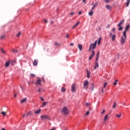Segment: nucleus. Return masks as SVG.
Here are the masks:
<instances>
[{"label": "nucleus", "mask_w": 130, "mask_h": 130, "mask_svg": "<svg viewBox=\"0 0 130 130\" xmlns=\"http://www.w3.org/2000/svg\"><path fill=\"white\" fill-rule=\"evenodd\" d=\"M62 112H63V113H64L65 115L69 114V109H68V108H67V107H64L62 109Z\"/></svg>", "instance_id": "nucleus-1"}, {"label": "nucleus", "mask_w": 130, "mask_h": 130, "mask_svg": "<svg viewBox=\"0 0 130 130\" xmlns=\"http://www.w3.org/2000/svg\"><path fill=\"white\" fill-rule=\"evenodd\" d=\"M125 41H126V38H124L123 36H122L120 39V43L121 45H124L125 43Z\"/></svg>", "instance_id": "nucleus-2"}, {"label": "nucleus", "mask_w": 130, "mask_h": 130, "mask_svg": "<svg viewBox=\"0 0 130 130\" xmlns=\"http://www.w3.org/2000/svg\"><path fill=\"white\" fill-rule=\"evenodd\" d=\"M95 48H96V46L95 45H93V43H91L90 45L88 51H91V49H92V50H94V49H95Z\"/></svg>", "instance_id": "nucleus-3"}, {"label": "nucleus", "mask_w": 130, "mask_h": 130, "mask_svg": "<svg viewBox=\"0 0 130 130\" xmlns=\"http://www.w3.org/2000/svg\"><path fill=\"white\" fill-rule=\"evenodd\" d=\"M89 86V81L88 80H85L84 81V87L85 89H88Z\"/></svg>", "instance_id": "nucleus-4"}, {"label": "nucleus", "mask_w": 130, "mask_h": 130, "mask_svg": "<svg viewBox=\"0 0 130 130\" xmlns=\"http://www.w3.org/2000/svg\"><path fill=\"white\" fill-rule=\"evenodd\" d=\"M109 35H110V36L112 37V41H115V38H116V35H115L114 34L113 35L112 34V32H110Z\"/></svg>", "instance_id": "nucleus-5"}, {"label": "nucleus", "mask_w": 130, "mask_h": 130, "mask_svg": "<svg viewBox=\"0 0 130 130\" xmlns=\"http://www.w3.org/2000/svg\"><path fill=\"white\" fill-rule=\"evenodd\" d=\"M94 55H95V51L92 50V53L89 57V60H91V59H92V58H93V57H94Z\"/></svg>", "instance_id": "nucleus-6"}, {"label": "nucleus", "mask_w": 130, "mask_h": 130, "mask_svg": "<svg viewBox=\"0 0 130 130\" xmlns=\"http://www.w3.org/2000/svg\"><path fill=\"white\" fill-rule=\"evenodd\" d=\"M71 90L72 92H76V84H73L71 86Z\"/></svg>", "instance_id": "nucleus-7"}, {"label": "nucleus", "mask_w": 130, "mask_h": 130, "mask_svg": "<svg viewBox=\"0 0 130 130\" xmlns=\"http://www.w3.org/2000/svg\"><path fill=\"white\" fill-rule=\"evenodd\" d=\"M41 118L43 120H44V119H47L48 118V116L43 115L41 116Z\"/></svg>", "instance_id": "nucleus-8"}, {"label": "nucleus", "mask_w": 130, "mask_h": 130, "mask_svg": "<svg viewBox=\"0 0 130 130\" xmlns=\"http://www.w3.org/2000/svg\"><path fill=\"white\" fill-rule=\"evenodd\" d=\"M36 85H41V80L40 79V78H38V80L36 82Z\"/></svg>", "instance_id": "nucleus-9"}, {"label": "nucleus", "mask_w": 130, "mask_h": 130, "mask_svg": "<svg viewBox=\"0 0 130 130\" xmlns=\"http://www.w3.org/2000/svg\"><path fill=\"white\" fill-rule=\"evenodd\" d=\"M34 66H35V67H36V66H37V64H38V59H35L34 61L32 62Z\"/></svg>", "instance_id": "nucleus-10"}, {"label": "nucleus", "mask_w": 130, "mask_h": 130, "mask_svg": "<svg viewBox=\"0 0 130 130\" xmlns=\"http://www.w3.org/2000/svg\"><path fill=\"white\" fill-rule=\"evenodd\" d=\"M97 68H99V63H98V62L95 61V66L94 67V69L96 70L97 69Z\"/></svg>", "instance_id": "nucleus-11"}, {"label": "nucleus", "mask_w": 130, "mask_h": 130, "mask_svg": "<svg viewBox=\"0 0 130 130\" xmlns=\"http://www.w3.org/2000/svg\"><path fill=\"white\" fill-rule=\"evenodd\" d=\"M106 8L107 9V10H109V11L112 10V7L110 5H106Z\"/></svg>", "instance_id": "nucleus-12"}, {"label": "nucleus", "mask_w": 130, "mask_h": 130, "mask_svg": "<svg viewBox=\"0 0 130 130\" xmlns=\"http://www.w3.org/2000/svg\"><path fill=\"white\" fill-rule=\"evenodd\" d=\"M123 23H124V20L123 19L121 21H120V22L119 23V24L117 25V26H121V25H122V24H123Z\"/></svg>", "instance_id": "nucleus-13"}, {"label": "nucleus", "mask_w": 130, "mask_h": 130, "mask_svg": "<svg viewBox=\"0 0 130 130\" xmlns=\"http://www.w3.org/2000/svg\"><path fill=\"white\" fill-rule=\"evenodd\" d=\"M92 5H93V6L91 9L92 11L94 10L95 7H97V6L98 5V3H96L95 4H94V3H92Z\"/></svg>", "instance_id": "nucleus-14"}, {"label": "nucleus", "mask_w": 130, "mask_h": 130, "mask_svg": "<svg viewBox=\"0 0 130 130\" xmlns=\"http://www.w3.org/2000/svg\"><path fill=\"white\" fill-rule=\"evenodd\" d=\"M11 63L10 61H7L5 63V67L6 68H8L9 67V66H10V64Z\"/></svg>", "instance_id": "nucleus-15"}, {"label": "nucleus", "mask_w": 130, "mask_h": 130, "mask_svg": "<svg viewBox=\"0 0 130 130\" xmlns=\"http://www.w3.org/2000/svg\"><path fill=\"white\" fill-rule=\"evenodd\" d=\"M40 112H41V109H40L35 111V113H36V114H39Z\"/></svg>", "instance_id": "nucleus-16"}, {"label": "nucleus", "mask_w": 130, "mask_h": 130, "mask_svg": "<svg viewBox=\"0 0 130 130\" xmlns=\"http://www.w3.org/2000/svg\"><path fill=\"white\" fill-rule=\"evenodd\" d=\"M78 48L80 51H82V49H83V46L81 44H78Z\"/></svg>", "instance_id": "nucleus-17"}, {"label": "nucleus", "mask_w": 130, "mask_h": 130, "mask_svg": "<svg viewBox=\"0 0 130 130\" xmlns=\"http://www.w3.org/2000/svg\"><path fill=\"white\" fill-rule=\"evenodd\" d=\"M26 101H27V99H26V98H24V99H22V100L20 101V103H24V102H26Z\"/></svg>", "instance_id": "nucleus-18"}, {"label": "nucleus", "mask_w": 130, "mask_h": 130, "mask_svg": "<svg viewBox=\"0 0 130 130\" xmlns=\"http://www.w3.org/2000/svg\"><path fill=\"white\" fill-rule=\"evenodd\" d=\"M118 27H119L118 30V31H121V30H122V29H123V27H122L121 25L120 26H117Z\"/></svg>", "instance_id": "nucleus-19"}, {"label": "nucleus", "mask_w": 130, "mask_h": 130, "mask_svg": "<svg viewBox=\"0 0 130 130\" xmlns=\"http://www.w3.org/2000/svg\"><path fill=\"white\" fill-rule=\"evenodd\" d=\"M123 36H124V38H126V30L123 31Z\"/></svg>", "instance_id": "nucleus-20"}, {"label": "nucleus", "mask_w": 130, "mask_h": 130, "mask_svg": "<svg viewBox=\"0 0 130 130\" xmlns=\"http://www.w3.org/2000/svg\"><path fill=\"white\" fill-rule=\"evenodd\" d=\"M128 29H129V25L128 24L125 28V31H128Z\"/></svg>", "instance_id": "nucleus-21"}, {"label": "nucleus", "mask_w": 130, "mask_h": 130, "mask_svg": "<svg viewBox=\"0 0 130 130\" xmlns=\"http://www.w3.org/2000/svg\"><path fill=\"white\" fill-rule=\"evenodd\" d=\"M93 14H94V12H93V11H92V9H91V11L89 12L88 15L89 16H93Z\"/></svg>", "instance_id": "nucleus-22"}, {"label": "nucleus", "mask_w": 130, "mask_h": 130, "mask_svg": "<svg viewBox=\"0 0 130 130\" xmlns=\"http://www.w3.org/2000/svg\"><path fill=\"white\" fill-rule=\"evenodd\" d=\"M43 91H44V89L43 88H39L38 90L39 93H41V92H43Z\"/></svg>", "instance_id": "nucleus-23"}, {"label": "nucleus", "mask_w": 130, "mask_h": 130, "mask_svg": "<svg viewBox=\"0 0 130 130\" xmlns=\"http://www.w3.org/2000/svg\"><path fill=\"white\" fill-rule=\"evenodd\" d=\"M12 51H13V53H18V50L13 49Z\"/></svg>", "instance_id": "nucleus-24"}, {"label": "nucleus", "mask_w": 130, "mask_h": 130, "mask_svg": "<svg viewBox=\"0 0 130 130\" xmlns=\"http://www.w3.org/2000/svg\"><path fill=\"white\" fill-rule=\"evenodd\" d=\"M117 82H118V80H116L113 83V85H114V86H116V85H117Z\"/></svg>", "instance_id": "nucleus-25"}, {"label": "nucleus", "mask_w": 130, "mask_h": 130, "mask_svg": "<svg viewBox=\"0 0 130 130\" xmlns=\"http://www.w3.org/2000/svg\"><path fill=\"white\" fill-rule=\"evenodd\" d=\"M116 105H117V104H116V102H114V104L113 105V108H115V107H116Z\"/></svg>", "instance_id": "nucleus-26"}, {"label": "nucleus", "mask_w": 130, "mask_h": 130, "mask_svg": "<svg viewBox=\"0 0 130 130\" xmlns=\"http://www.w3.org/2000/svg\"><path fill=\"white\" fill-rule=\"evenodd\" d=\"M129 3H130V0H127V1H126V7H128V6H129Z\"/></svg>", "instance_id": "nucleus-27"}, {"label": "nucleus", "mask_w": 130, "mask_h": 130, "mask_svg": "<svg viewBox=\"0 0 130 130\" xmlns=\"http://www.w3.org/2000/svg\"><path fill=\"white\" fill-rule=\"evenodd\" d=\"M100 43H101V38H99V39L98 40V45H100Z\"/></svg>", "instance_id": "nucleus-28"}, {"label": "nucleus", "mask_w": 130, "mask_h": 130, "mask_svg": "<svg viewBox=\"0 0 130 130\" xmlns=\"http://www.w3.org/2000/svg\"><path fill=\"white\" fill-rule=\"evenodd\" d=\"M90 73L89 72V71L87 70V77L88 78H90Z\"/></svg>", "instance_id": "nucleus-29"}, {"label": "nucleus", "mask_w": 130, "mask_h": 130, "mask_svg": "<svg viewBox=\"0 0 130 130\" xmlns=\"http://www.w3.org/2000/svg\"><path fill=\"white\" fill-rule=\"evenodd\" d=\"M106 86H107V82H106L104 83L103 88H106Z\"/></svg>", "instance_id": "nucleus-30"}, {"label": "nucleus", "mask_w": 130, "mask_h": 130, "mask_svg": "<svg viewBox=\"0 0 130 130\" xmlns=\"http://www.w3.org/2000/svg\"><path fill=\"white\" fill-rule=\"evenodd\" d=\"M116 116L117 117H118V118H120V117H121V113H120V114H116Z\"/></svg>", "instance_id": "nucleus-31"}, {"label": "nucleus", "mask_w": 130, "mask_h": 130, "mask_svg": "<svg viewBox=\"0 0 130 130\" xmlns=\"http://www.w3.org/2000/svg\"><path fill=\"white\" fill-rule=\"evenodd\" d=\"M1 114H2V115H3V116H5V115H7V114L4 111L2 112Z\"/></svg>", "instance_id": "nucleus-32"}, {"label": "nucleus", "mask_w": 130, "mask_h": 130, "mask_svg": "<svg viewBox=\"0 0 130 130\" xmlns=\"http://www.w3.org/2000/svg\"><path fill=\"white\" fill-rule=\"evenodd\" d=\"M111 1L112 0H105L104 2L107 4H108V3H110V2H111Z\"/></svg>", "instance_id": "nucleus-33"}, {"label": "nucleus", "mask_w": 130, "mask_h": 130, "mask_svg": "<svg viewBox=\"0 0 130 130\" xmlns=\"http://www.w3.org/2000/svg\"><path fill=\"white\" fill-rule=\"evenodd\" d=\"M107 118H108V115H106L105 116V118H104V121H105V120H106V119H107Z\"/></svg>", "instance_id": "nucleus-34"}, {"label": "nucleus", "mask_w": 130, "mask_h": 130, "mask_svg": "<svg viewBox=\"0 0 130 130\" xmlns=\"http://www.w3.org/2000/svg\"><path fill=\"white\" fill-rule=\"evenodd\" d=\"M1 51H2V53H4V54H5L6 51L5 50H4V49L3 48L1 49Z\"/></svg>", "instance_id": "nucleus-35"}, {"label": "nucleus", "mask_w": 130, "mask_h": 130, "mask_svg": "<svg viewBox=\"0 0 130 130\" xmlns=\"http://www.w3.org/2000/svg\"><path fill=\"white\" fill-rule=\"evenodd\" d=\"M46 104H47L46 102H44L43 103L42 106H43H43H45V105H46Z\"/></svg>", "instance_id": "nucleus-36"}, {"label": "nucleus", "mask_w": 130, "mask_h": 130, "mask_svg": "<svg viewBox=\"0 0 130 130\" xmlns=\"http://www.w3.org/2000/svg\"><path fill=\"white\" fill-rule=\"evenodd\" d=\"M20 35H21V32H19L16 35V37H19Z\"/></svg>", "instance_id": "nucleus-37"}, {"label": "nucleus", "mask_w": 130, "mask_h": 130, "mask_svg": "<svg viewBox=\"0 0 130 130\" xmlns=\"http://www.w3.org/2000/svg\"><path fill=\"white\" fill-rule=\"evenodd\" d=\"M97 42H98V41H97V40H96V41H95L94 42V43H93V44L95 46H96V45H97Z\"/></svg>", "instance_id": "nucleus-38"}, {"label": "nucleus", "mask_w": 130, "mask_h": 130, "mask_svg": "<svg viewBox=\"0 0 130 130\" xmlns=\"http://www.w3.org/2000/svg\"><path fill=\"white\" fill-rule=\"evenodd\" d=\"M97 42H98V41H97V40H96V41H95L94 42V43H93V44L95 46H96V45H97Z\"/></svg>", "instance_id": "nucleus-39"}, {"label": "nucleus", "mask_w": 130, "mask_h": 130, "mask_svg": "<svg viewBox=\"0 0 130 130\" xmlns=\"http://www.w3.org/2000/svg\"><path fill=\"white\" fill-rule=\"evenodd\" d=\"M112 31L113 32V33H115V28H113L112 29Z\"/></svg>", "instance_id": "nucleus-40"}, {"label": "nucleus", "mask_w": 130, "mask_h": 130, "mask_svg": "<svg viewBox=\"0 0 130 130\" xmlns=\"http://www.w3.org/2000/svg\"><path fill=\"white\" fill-rule=\"evenodd\" d=\"M61 91L62 92H65L66 91V89H64L63 87H62L61 88Z\"/></svg>", "instance_id": "nucleus-41"}, {"label": "nucleus", "mask_w": 130, "mask_h": 130, "mask_svg": "<svg viewBox=\"0 0 130 130\" xmlns=\"http://www.w3.org/2000/svg\"><path fill=\"white\" fill-rule=\"evenodd\" d=\"M90 113V111H87L85 114V115H88V114Z\"/></svg>", "instance_id": "nucleus-42"}, {"label": "nucleus", "mask_w": 130, "mask_h": 130, "mask_svg": "<svg viewBox=\"0 0 130 130\" xmlns=\"http://www.w3.org/2000/svg\"><path fill=\"white\" fill-rule=\"evenodd\" d=\"M40 98L41 101H44V99H43V97L40 96Z\"/></svg>", "instance_id": "nucleus-43"}, {"label": "nucleus", "mask_w": 130, "mask_h": 130, "mask_svg": "<svg viewBox=\"0 0 130 130\" xmlns=\"http://www.w3.org/2000/svg\"><path fill=\"white\" fill-rule=\"evenodd\" d=\"M100 55V52H98L97 54H96V57H99V55Z\"/></svg>", "instance_id": "nucleus-44"}, {"label": "nucleus", "mask_w": 130, "mask_h": 130, "mask_svg": "<svg viewBox=\"0 0 130 130\" xmlns=\"http://www.w3.org/2000/svg\"><path fill=\"white\" fill-rule=\"evenodd\" d=\"M105 113V110H103V111L101 112V114H104Z\"/></svg>", "instance_id": "nucleus-45"}, {"label": "nucleus", "mask_w": 130, "mask_h": 130, "mask_svg": "<svg viewBox=\"0 0 130 130\" xmlns=\"http://www.w3.org/2000/svg\"><path fill=\"white\" fill-rule=\"evenodd\" d=\"M5 35L2 36L1 37V39H4V38H5Z\"/></svg>", "instance_id": "nucleus-46"}, {"label": "nucleus", "mask_w": 130, "mask_h": 130, "mask_svg": "<svg viewBox=\"0 0 130 130\" xmlns=\"http://www.w3.org/2000/svg\"><path fill=\"white\" fill-rule=\"evenodd\" d=\"M79 24H80V21H78L77 23H76L75 25L76 26H78L79 25Z\"/></svg>", "instance_id": "nucleus-47"}, {"label": "nucleus", "mask_w": 130, "mask_h": 130, "mask_svg": "<svg viewBox=\"0 0 130 130\" xmlns=\"http://www.w3.org/2000/svg\"><path fill=\"white\" fill-rule=\"evenodd\" d=\"M55 45L56 46H57V45H59V44L58 43H57V42H55Z\"/></svg>", "instance_id": "nucleus-48"}, {"label": "nucleus", "mask_w": 130, "mask_h": 130, "mask_svg": "<svg viewBox=\"0 0 130 130\" xmlns=\"http://www.w3.org/2000/svg\"><path fill=\"white\" fill-rule=\"evenodd\" d=\"M29 113H28L27 114H23V117H25V116H27V115H28Z\"/></svg>", "instance_id": "nucleus-49"}, {"label": "nucleus", "mask_w": 130, "mask_h": 130, "mask_svg": "<svg viewBox=\"0 0 130 130\" xmlns=\"http://www.w3.org/2000/svg\"><path fill=\"white\" fill-rule=\"evenodd\" d=\"M30 76H31V77H35V74H30Z\"/></svg>", "instance_id": "nucleus-50"}, {"label": "nucleus", "mask_w": 130, "mask_h": 130, "mask_svg": "<svg viewBox=\"0 0 130 130\" xmlns=\"http://www.w3.org/2000/svg\"><path fill=\"white\" fill-rule=\"evenodd\" d=\"M99 59V57H96L95 61H97Z\"/></svg>", "instance_id": "nucleus-51"}, {"label": "nucleus", "mask_w": 130, "mask_h": 130, "mask_svg": "<svg viewBox=\"0 0 130 130\" xmlns=\"http://www.w3.org/2000/svg\"><path fill=\"white\" fill-rule=\"evenodd\" d=\"M76 27H77V25H76V24L74 25V26H73V29H75V28Z\"/></svg>", "instance_id": "nucleus-52"}, {"label": "nucleus", "mask_w": 130, "mask_h": 130, "mask_svg": "<svg viewBox=\"0 0 130 130\" xmlns=\"http://www.w3.org/2000/svg\"><path fill=\"white\" fill-rule=\"evenodd\" d=\"M76 27H77V25H76V24L74 25V26H73V29H75V28Z\"/></svg>", "instance_id": "nucleus-53"}, {"label": "nucleus", "mask_w": 130, "mask_h": 130, "mask_svg": "<svg viewBox=\"0 0 130 130\" xmlns=\"http://www.w3.org/2000/svg\"><path fill=\"white\" fill-rule=\"evenodd\" d=\"M70 46H74V43H71Z\"/></svg>", "instance_id": "nucleus-54"}, {"label": "nucleus", "mask_w": 130, "mask_h": 130, "mask_svg": "<svg viewBox=\"0 0 130 130\" xmlns=\"http://www.w3.org/2000/svg\"><path fill=\"white\" fill-rule=\"evenodd\" d=\"M69 34H67L66 35V38H69Z\"/></svg>", "instance_id": "nucleus-55"}, {"label": "nucleus", "mask_w": 130, "mask_h": 130, "mask_svg": "<svg viewBox=\"0 0 130 130\" xmlns=\"http://www.w3.org/2000/svg\"><path fill=\"white\" fill-rule=\"evenodd\" d=\"M44 22H45V23H47L48 21H47V20L45 19V20H44Z\"/></svg>", "instance_id": "nucleus-56"}, {"label": "nucleus", "mask_w": 130, "mask_h": 130, "mask_svg": "<svg viewBox=\"0 0 130 130\" xmlns=\"http://www.w3.org/2000/svg\"><path fill=\"white\" fill-rule=\"evenodd\" d=\"M79 15H81V14H82V12L81 11H80L79 13H78Z\"/></svg>", "instance_id": "nucleus-57"}, {"label": "nucleus", "mask_w": 130, "mask_h": 130, "mask_svg": "<svg viewBox=\"0 0 130 130\" xmlns=\"http://www.w3.org/2000/svg\"><path fill=\"white\" fill-rule=\"evenodd\" d=\"M109 27H110V25L109 24H108L107 26V28H109Z\"/></svg>", "instance_id": "nucleus-58"}, {"label": "nucleus", "mask_w": 130, "mask_h": 130, "mask_svg": "<svg viewBox=\"0 0 130 130\" xmlns=\"http://www.w3.org/2000/svg\"><path fill=\"white\" fill-rule=\"evenodd\" d=\"M70 15H71V16H73V15H74V12L71 13Z\"/></svg>", "instance_id": "nucleus-59"}, {"label": "nucleus", "mask_w": 130, "mask_h": 130, "mask_svg": "<svg viewBox=\"0 0 130 130\" xmlns=\"http://www.w3.org/2000/svg\"><path fill=\"white\" fill-rule=\"evenodd\" d=\"M82 3H86V0H83V1H82Z\"/></svg>", "instance_id": "nucleus-60"}, {"label": "nucleus", "mask_w": 130, "mask_h": 130, "mask_svg": "<svg viewBox=\"0 0 130 130\" xmlns=\"http://www.w3.org/2000/svg\"><path fill=\"white\" fill-rule=\"evenodd\" d=\"M102 92L104 93V91L103 90V89H102Z\"/></svg>", "instance_id": "nucleus-61"}, {"label": "nucleus", "mask_w": 130, "mask_h": 130, "mask_svg": "<svg viewBox=\"0 0 130 130\" xmlns=\"http://www.w3.org/2000/svg\"><path fill=\"white\" fill-rule=\"evenodd\" d=\"M86 106H89V104L86 103Z\"/></svg>", "instance_id": "nucleus-62"}, {"label": "nucleus", "mask_w": 130, "mask_h": 130, "mask_svg": "<svg viewBox=\"0 0 130 130\" xmlns=\"http://www.w3.org/2000/svg\"><path fill=\"white\" fill-rule=\"evenodd\" d=\"M2 130H6V129L5 128H3Z\"/></svg>", "instance_id": "nucleus-63"}, {"label": "nucleus", "mask_w": 130, "mask_h": 130, "mask_svg": "<svg viewBox=\"0 0 130 130\" xmlns=\"http://www.w3.org/2000/svg\"><path fill=\"white\" fill-rule=\"evenodd\" d=\"M50 130H55V129L54 128H53V129H51Z\"/></svg>", "instance_id": "nucleus-64"}]
</instances>
